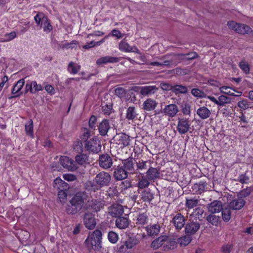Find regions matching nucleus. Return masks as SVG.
I'll list each match as a JSON object with an SVG mask.
<instances>
[{"label": "nucleus", "instance_id": "1", "mask_svg": "<svg viewBox=\"0 0 253 253\" xmlns=\"http://www.w3.org/2000/svg\"><path fill=\"white\" fill-rule=\"evenodd\" d=\"M134 159L132 158L122 161V163L114 168L113 176L117 181L123 180L128 177V174L134 172Z\"/></svg>", "mask_w": 253, "mask_h": 253}, {"label": "nucleus", "instance_id": "2", "mask_svg": "<svg viewBox=\"0 0 253 253\" xmlns=\"http://www.w3.org/2000/svg\"><path fill=\"white\" fill-rule=\"evenodd\" d=\"M86 197V193L84 192L76 193L70 200L66 210V212L71 215L77 213L82 209Z\"/></svg>", "mask_w": 253, "mask_h": 253}, {"label": "nucleus", "instance_id": "3", "mask_svg": "<svg viewBox=\"0 0 253 253\" xmlns=\"http://www.w3.org/2000/svg\"><path fill=\"white\" fill-rule=\"evenodd\" d=\"M102 234L100 230H95L85 241L88 249L90 250H99L101 248Z\"/></svg>", "mask_w": 253, "mask_h": 253}, {"label": "nucleus", "instance_id": "4", "mask_svg": "<svg viewBox=\"0 0 253 253\" xmlns=\"http://www.w3.org/2000/svg\"><path fill=\"white\" fill-rule=\"evenodd\" d=\"M34 20L38 26L42 28L44 32L49 33L52 30V26L47 17L42 12H38L34 17Z\"/></svg>", "mask_w": 253, "mask_h": 253}, {"label": "nucleus", "instance_id": "5", "mask_svg": "<svg viewBox=\"0 0 253 253\" xmlns=\"http://www.w3.org/2000/svg\"><path fill=\"white\" fill-rule=\"evenodd\" d=\"M84 143L85 151L89 153L97 154L101 150V145L96 137L85 139Z\"/></svg>", "mask_w": 253, "mask_h": 253}, {"label": "nucleus", "instance_id": "6", "mask_svg": "<svg viewBox=\"0 0 253 253\" xmlns=\"http://www.w3.org/2000/svg\"><path fill=\"white\" fill-rule=\"evenodd\" d=\"M228 27L235 31L237 33L241 35L251 34L253 33V30L247 25L236 23L234 21L227 22Z\"/></svg>", "mask_w": 253, "mask_h": 253}, {"label": "nucleus", "instance_id": "7", "mask_svg": "<svg viewBox=\"0 0 253 253\" xmlns=\"http://www.w3.org/2000/svg\"><path fill=\"white\" fill-rule=\"evenodd\" d=\"M112 177L109 172L102 171L99 172L95 177V181L100 188L108 186L111 182Z\"/></svg>", "mask_w": 253, "mask_h": 253}, {"label": "nucleus", "instance_id": "8", "mask_svg": "<svg viewBox=\"0 0 253 253\" xmlns=\"http://www.w3.org/2000/svg\"><path fill=\"white\" fill-rule=\"evenodd\" d=\"M132 90L139 92L143 96H150L154 94L159 90V88L155 85H145L143 86H134Z\"/></svg>", "mask_w": 253, "mask_h": 253}, {"label": "nucleus", "instance_id": "9", "mask_svg": "<svg viewBox=\"0 0 253 253\" xmlns=\"http://www.w3.org/2000/svg\"><path fill=\"white\" fill-rule=\"evenodd\" d=\"M60 162L64 168L71 171H75L78 168L76 163L67 156H61L60 158Z\"/></svg>", "mask_w": 253, "mask_h": 253}, {"label": "nucleus", "instance_id": "10", "mask_svg": "<svg viewBox=\"0 0 253 253\" xmlns=\"http://www.w3.org/2000/svg\"><path fill=\"white\" fill-rule=\"evenodd\" d=\"M185 217L180 212H177L173 217L170 223H172L177 231L181 230L186 225Z\"/></svg>", "mask_w": 253, "mask_h": 253}, {"label": "nucleus", "instance_id": "11", "mask_svg": "<svg viewBox=\"0 0 253 253\" xmlns=\"http://www.w3.org/2000/svg\"><path fill=\"white\" fill-rule=\"evenodd\" d=\"M200 227L201 224L199 221L190 219L185 226V233L187 235H194L200 229Z\"/></svg>", "mask_w": 253, "mask_h": 253}, {"label": "nucleus", "instance_id": "12", "mask_svg": "<svg viewBox=\"0 0 253 253\" xmlns=\"http://www.w3.org/2000/svg\"><path fill=\"white\" fill-rule=\"evenodd\" d=\"M190 124L188 119L178 118L177 130L180 134H184L189 131Z\"/></svg>", "mask_w": 253, "mask_h": 253}, {"label": "nucleus", "instance_id": "13", "mask_svg": "<svg viewBox=\"0 0 253 253\" xmlns=\"http://www.w3.org/2000/svg\"><path fill=\"white\" fill-rule=\"evenodd\" d=\"M83 220L86 228L88 229H93L96 224L94 215L90 212L87 211L84 213Z\"/></svg>", "mask_w": 253, "mask_h": 253}, {"label": "nucleus", "instance_id": "14", "mask_svg": "<svg viewBox=\"0 0 253 253\" xmlns=\"http://www.w3.org/2000/svg\"><path fill=\"white\" fill-rule=\"evenodd\" d=\"M98 161L99 166L105 169H109L113 166V160L108 154L100 155Z\"/></svg>", "mask_w": 253, "mask_h": 253}, {"label": "nucleus", "instance_id": "15", "mask_svg": "<svg viewBox=\"0 0 253 253\" xmlns=\"http://www.w3.org/2000/svg\"><path fill=\"white\" fill-rule=\"evenodd\" d=\"M25 84V81L24 79H21L18 81L14 85L11 90V93L13 95V96H10L8 97L9 99H11L13 98L20 96L22 94L21 92V90Z\"/></svg>", "mask_w": 253, "mask_h": 253}, {"label": "nucleus", "instance_id": "16", "mask_svg": "<svg viewBox=\"0 0 253 253\" xmlns=\"http://www.w3.org/2000/svg\"><path fill=\"white\" fill-rule=\"evenodd\" d=\"M57 181L60 183V185H62L63 187L65 186V187H64L63 189H59L58 192V198L60 200V202L62 203L63 202H64L65 200L66 199L67 197V191L69 188V186L68 184L63 180L56 179L55 180L56 183Z\"/></svg>", "mask_w": 253, "mask_h": 253}, {"label": "nucleus", "instance_id": "17", "mask_svg": "<svg viewBox=\"0 0 253 253\" xmlns=\"http://www.w3.org/2000/svg\"><path fill=\"white\" fill-rule=\"evenodd\" d=\"M208 184L205 181H201L195 183L192 187V191L195 194H201L208 190Z\"/></svg>", "mask_w": 253, "mask_h": 253}, {"label": "nucleus", "instance_id": "18", "mask_svg": "<svg viewBox=\"0 0 253 253\" xmlns=\"http://www.w3.org/2000/svg\"><path fill=\"white\" fill-rule=\"evenodd\" d=\"M124 212V208L120 204H113L109 208V212L112 217H119Z\"/></svg>", "mask_w": 253, "mask_h": 253}, {"label": "nucleus", "instance_id": "19", "mask_svg": "<svg viewBox=\"0 0 253 253\" xmlns=\"http://www.w3.org/2000/svg\"><path fill=\"white\" fill-rule=\"evenodd\" d=\"M178 108L175 104L166 105L163 112L169 117H174L178 112Z\"/></svg>", "mask_w": 253, "mask_h": 253}, {"label": "nucleus", "instance_id": "20", "mask_svg": "<svg viewBox=\"0 0 253 253\" xmlns=\"http://www.w3.org/2000/svg\"><path fill=\"white\" fill-rule=\"evenodd\" d=\"M208 211L211 213H215L221 211L223 210L222 203L215 200L207 206Z\"/></svg>", "mask_w": 253, "mask_h": 253}, {"label": "nucleus", "instance_id": "21", "mask_svg": "<svg viewBox=\"0 0 253 253\" xmlns=\"http://www.w3.org/2000/svg\"><path fill=\"white\" fill-rule=\"evenodd\" d=\"M246 201L242 198L239 197L231 201L229 205V209L233 210H239L245 205Z\"/></svg>", "mask_w": 253, "mask_h": 253}, {"label": "nucleus", "instance_id": "22", "mask_svg": "<svg viewBox=\"0 0 253 253\" xmlns=\"http://www.w3.org/2000/svg\"><path fill=\"white\" fill-rule=\"evenodd\" d=\"M158 104L155 100L149 98L144 101L142 109L146 111H151L155 109Z\"/></svg>", "mask_w": 253, "mask_h": 253}, {"label": "nucleus", "instance_id": "23", "mask_svg": "<svg viewBox=\"0 0 253 253\" xmlns=\"http://www.w3.org/2000/svg\"><path fill=\"white\" fill-rule=\"evenodd\" d=\"M145 229L148 236L154 237L160 233L161 227L158 224H150L147 225Z\"/></svg>", "mask_w": 253, "mask_h": 253}, {"label": "nucleus", "instance_id": "24", "mask_svg": "<svg viewBox=\"0 0 253 253\" xmlns=\"http://www.w3.org/2000/svg\"><path fill=\"white\" fill-rule=\"evenodd\" d=\"M126 216H119L118 217L116 220V226L121 229H126L128 227L130 221L126 215Z\"/></svg>", "mask_w": 253, "mask_h": 253}, {"label": "nucleus", "instance_id": "25", "mask_svg": "<svg viewBox=\"0 0 253 253\" xmlns=\"http://www.w3.org/2000/svg\"><path fill=\"white\" fill-rule=\"evenodd\" d=\"M166 239H164L165 242L163 247L164 251H168L169 250H173L177 246V242L171 238L165 236Z\"/></svg>", "mask_w": 253, "mask_h": 253}, {"label": "nucleus", "instance_id": "26", "mask_svg": "<svg viewBox=\"0 0 253 253\" xmlns=\"http://www.w3.org/2000/svg\"><path fill=\"white\" fill-rule=\"evenodd\" d=\"M119 48L120 50L127 52L138 53V49L136 46H130L127 42L122 41L119 44Z\"/></svg>", "mask_w": 253, "mask_h": 253}, {"label": "nucleus", "instance_id": "27", "mask_svg": "<svg viewBox=\"0 0 253 253\" xmlns=\"http://www.w3.org/2000/svg\"><path fill=\"white\" fill-rule=\"evenodd\" d=\"M110 127L109 121L106 119L103 120L98 126V130L100 134L102 136L106 135Z\"/></svg>", "mask_w": 253, "mask_h": 253}, {"label": "nucleus", "instance_id": "28", "mask_svg": "<svg viewBox=\"0 0 253 253\" xmlns=\"http://www.w3.org/2000/svg\"><path fill=\"white\" fill-rule=\"evenodd\" d=\"M148 179L150 180H154L160 177L159 170L157 168L150 167L146 172Z\"/></svg>", "mask_w": 253, "mask_h": 253}, {"label": "nucleus", "instance_id": "29", "mask_svg": "<svg viewBox=\"0 0 253 253\" xmlns=\"http://www.w3.org/2000/svg\"><path fill=\"white\" fill-rule=\"evenodd\" d=\"M196 113L199 117L203 120L209 118L211 115V111L205 106L200 107L197 109Z\"/></svg>", "mask_w": 253, "mask_h": 253}, {"label": "nucleus", "instance_id": "30", "mask_svg": "<svg viewBox=\"0 0 253 253\" xmlns=\"http://www.w3.org/2000/svg\"><path fill=\"white\" fill-rule=\"evenodd\" d=\"M118 143L122 146L126 147L129 145L130 137L125 133H121L117 136Z\"/></svg>", "mask_w": 253, "mask_h": 253}, {"label": "nucleus", "instance_id": "31", "mask_svg": "<svg viewBox=\"0 0 253 253\" xmlns=\"http://www.w3.org/2000/svg\"><path fill=\"white\" fill-rule=\"evenodd\" d=\"M85 189L87 191H96L101 189L99 185L95 181V178L93 181H87L84 184Z\"/></svg>", "mask_w": 253, "mask_h": 253}, {"label": "nucleus", "instance_id": "32", "mask_svg": "<svg viewBox=\"0 0 253 253\" xmlns=\"http://www.w3.org/2000/svg\"><path fill=\"white\" fill-rule=\"evenodd\" d=\"M146 161H143L142 160H139L136 162V169L134 168V172L133 174H143V173L141 172L147 169Z\"/></svg>", "mask_w": 253, "mask_h": 253}, {"label": "nucleus", "instance_id": "33", "mask_svg": "<svg viewBox=\"0 0 253 253\" xmlns=\"http://www.w3.org/2000/svg\"><path fill=\"white\" fill-rule=\"evenodd\" d=\"M141 198L144 202L150 203L154 199V195L150 189L143 190L141 193Z\"/></svg>", "mask_w": 253, "mask_h": 253}, {"label": "nucleus", "instance_id": "34", "mask_svg": "<svg viewBox=\"0 0 253 253\" xmlns=\"http://www.w3.org/2000/svg\"><path fill=\"white\" fill-rule=\"evenodd\" d=\"M188 92V87L182 84H176L173 85L172 92L175 95L179 94H185Z\"/></svg>", "mask_w": 253, "mask_h": 253}, {"label": "nucleus", "instance_id": "35", "mask_svg": "<svg viewBox=\"0 0 253 253\" xmlns=\"http://www.w3.org/2000/svg\"><path fill=\"white\" fill-rule=\"evenodd\" d=\"M164 239H166L165 236H161L155 239L152 242L151 247L154 250H157L161 247L163 248L165 242Z\"/></svg>", "mask_w": 253, "mask_h": 253}, {"label": "nucleus", "instance_id": "36", "mask_svg": "<svg viewBox=\"0 0 253 253\" xmlns=\"http://www.w3.org/2000/svg\"><path fill=\"white\" fill-rule=\"evenodd\" d=\"M137 114L136 113L135 107L134 106L129 107L126 110V118L128 120L133 121L137 118Z\"/></svg>", "mask_w": 253, "mask_h": 253}, {"label": "nucleus", "instance_id": "37", "mask_svg": "<svg viewBox=\"0 0 253 253\" xmlns=\"http://www.w3.org/2000/svg\"><path fill=\"white\" fill-rule=\"evenodd\" d=\"M148 220V216L146 213H140L137 216L136 224L139 225H143L147 224Z\"/></svg>", "mask_w": 253, "mask_h": 253}, {"label": "nucleus", "instance_id": "38", "mask_svg": "<svg viewBox=\"0 0 253 253\" xmlns=\"http://www.w3.org/2000/svg\"><path fill=\"white\" fill-rule=\"evenodd\" d=\"M75 159V162L77 165H83L87 163V161H88V156L82 152L81 153H79V154L76 155Z\"/></svg>", "mask_w": 253, "mask_h": 253}, {"label": "nucleus", "instance_id": "39", "mask_svg": "<svg viewBox=\"0 0 253 253\" xmlns=\"http://www.w3.org/2000/svg\"><path fill=\"white\" fill-rule=\"evenodd\" d=\"M171 59L172 60V64L176 66L177 64L184 61V55L183 53L172 54Z\"/></svg>", "mask_w": 253, "mask_h": 253}, {"label": "nucleus", "instance_id": "40", "mask_svg": "<svg viewBox=\"0 0 253 253\" xmlns=\"http://www.w3.org/2000/svg\"><path fill=\"white\" fill-rule=\"evenodd\" d=\"M204 210L200 208H196L192 213L190 215L191 218H194L197 220L199 219V221H201L203 214L204 213Z\"/></svg>", "mask_w": 253, "mask_h": 253}, {"label": "nucleus", "instance_id": "41", "mask_svg": "<svg viewBox=\"0 0 253 253\" xmlns=\"http://www.w3.org/2000/svg\"><path fill=\"white\" fill-rule=\"evenodd\" d=\"M81 69V66L77 65L76 63L71 62L68 66V71L71 74H76Z\"/></svg>", "mask_w": 253, "mask_h": 253}, {"label": "nucleus", "instance_id": "42", "mask_svg": "<svg viewBox=\"0 0 253 253\" xmlns=\"http://www.w3.org/2000/svg\"><path fill=\"white\" fill-rule=\"evenodd\" d=\"M191 235H187L186 234L185 235L178 238V242L180 246H186L188 245L192 240Z\"/></svg>", "mask_w": 253, "mask_h": 253}, {"label": "nucleus", "instance_id": "43", "mask_svg": "<svg viewBox=\"0 0 253 253\" xmlns=\"http://www.w3.org/2000/svg\"><path fill=\"white\" fill-rule=\"evenodd\" d=\"M231 102V98L226 96L221 95L218 97L217 105L219 106H224L227 104Z\"/></svg>", "mask_w": 253, "mask_h": 253}, {"label": "nucleus", "instance_id": "44", "mask_svg": "<svg viewBox=\"0 0 253 253\" xmlns=\"http://www.w3.org/2000/svg\"><path fill=\"white\" fill-rule=\"evenodd\" d=\"M138 240L135 237H129L126 241L124 242L126 249H131L135 245L137 244Z\"/></svg>", "mask_w": 253, "mask_h": 253}, {"label": "nucleus", "instance_id": "45", "mask_svg": "<svg viewBox=\"0 0 253 253\" xmlns=\"http://www.w3.org/2000/svg\"><path fill=\"white\" fill-rule=\"evenodd\" d=\"M211 214L207 217V220L212 225L217 226L219 221L220 220V216Z\"/></svg>", "mask_w": 253, "mask_h": 253}, {"label": "nucleus", "instance_id": "46", "mask_svg": "<svg viewBox=\"0 0 253 253\" xmlns=\"http://www.w3.org/2000/svg\"><path fill=\"white\" fill-rule=\"evenodd\" d=\"M25 129L27 135L33 137V122L31 119L25 124Z\"/></svg>", "mask_w": 253, "mask_h": 253}, {"label": "nucleus", "instance_id": "47", "mask_svg": "<svg viewBox=\"0 0 253 253\" xmlns=\"http://www.w3.org/2000/svg\"><path fill=\"white\" fill-rule=\"evenodd\" d=\"M181 112L184 115L190 116L191 106L188 102H183L180 106Z\"/></svg>", "mask_w": 253, "mask_h": 253}, {"label": "nucleus", "instance_id": "48", "mask_svg": "<svg viewBox=\"0 0 253 253\" xmlns=\"http://www.w3.org/2000/svg\"><path fill=\"white\" fill-rule=\"evenodd\" d=\"M199 200L196 198L188 199L186 200L185 205L188 209H192L197 206Z\"/></svg>", "mask_w": 253, "mask_h": 253}, {"label": "nucleus", "instance_id": "49", "mask_svg": "<svg viewBox=\"0 0 253 253\" xmlns=\"http://www.w3.org/2000/svg\"><path fill=\"white\" fill-rule=\"evenodd\" d=\"M248 172V171H246L244 173L240 174L239 176L238 177L237 179H236V180L239 181L242 184L248 183L250 180V177L247 174Z\"/></svg>", "mask_w": 253, "mask_h": 253}, {"label": "nucleus", "instance_id": "50", "mask_svg": "<svg viewBox=\"0 0 253 253\" xmlns=\"http://www.w3.org/2000/svg\"><path fill=\"white\" fill-rule=\"evenodd\" d=\"M149 180L147 177L146 178L143 176L142 178L139 180L137 184L138 187L140 189H143L148 187L150 184Z\"/></svg>", "mask_w": 253, "mask_h": 253}, {"label": "nucleus", "instance_id": "51", "mask_svg": "<svg viewBox=\"0 0 253 253\" xmlns=\"http://www.w3.org/2000/svg\"><path fill=\"white\" fill-rule=\"evenodd\" d=\"M191 94L195 97L202 98L206 97V94L204 91L199 88H194L192 89Z\"/></svg>", "mask_w": 253, "mask_h": 253}, {"label": "nucleus", "instance_id": "52", "mask_svg": "<svg viewBox=\"0 0 253 253\" xmlns=\"http://www.w3.org/2000/svg\"><path fill=\"white\" fill-rule=\"evenodd\" d=\"M184 55V60L185 61L192 60L198 58L199 57V55L196 52L193 51L187 53H183Z\"/></svg>", "mask_w": 253, "mask_h": 253}, {"label": "nucleus", "instance_id": "53", "mask_svg": "<svg viewBox=\"0 0 253 253\" xmlns=\"http://www.w3.org/2000/svg\"><path fill=\"white\" fill-rule=\"evenodd\" d=\"M114 94L120 98L124 97L126 93L125 88L122 87H118L114 90Z\"/></svg>", "mask_w": 253, "mask_h": 253}, {"label": "nucleus", "instance_id": "54", "mask_svg": "<svg viewBox=\"0 0 253 253\" xmlns=\"http://www.w3.org/2000/svg\"><path fill=\"white\" fill-rule=\"evenodd\" d=\"M108 239L109 242L113 244H115L118 241V235L114 231H110L108 234Z\"/></svg>", "mask_w": 253, "mask_h": 253}, {"label": "nucleus", "instance_id": "55", "mask_svg": "<svg viewBox=\"0 0 253 253\" xmlns=\"http://www.w3.org/2000/svg\"><path fill=\"white\" fill-rule=\"evenodd\" d=\"M73 149L78 153H81L83 152V146L82 142L80 140L76 141L73 143Z\"/></svg>", "mask_w": 253, "mask_h": 253}, {"label": "nucleus", "instance_id": "56", "mask_svg": "<svg viewBox=\"0 0 253 253\" xmlns=\"http://www.w3.org/2000/svg\"><path fill=\"white\" fill-rule=\"evenodd\" d=\"M222 219L225 222H228L231 218V211L230 209H223L222 211Z\"/></svg>", "mask_w": 253, "mask_h": 253}, {"label": "nucleus", "instance_id": "57", "mask_svg": "<svg viewBox=\"0 0 253 253\" xmlns=\"http://www.w3.org/2000/svg\"><path fill=\"white\" fill-rule=\"evenodd\" d=\"M252 192L251 187H247L245 189L241 190L239 193L238 194V196L240 198H242L246 197L250 195Z\"/></svg>", "mask_w": 253, "mask_h": 253}, {"label": "nucleus", "instance_id": "58", "mask_svg": "<svg viewBox=\"0 0 253 253\" xmlns=\"http://www.w3.org/2000/svg\"><path fill=\"white\" fill-rule=\"evenodd\" d=\"M250 103L246 99L240 101L237 103V106L241 109L246 110L250 107Z\"/></svg>", "mask_w": 253, "mask_h": 253}, {"label": "nucleus", "instance_id": "59", "mask_svg": "<svg viewBox=\"0 0 253 253\" xmlns=\"http://www.w3.org/2000/svg\"><path fill=\"white\" fill-rule=\"evenodd\" d=\"M160 87L164 91H170L171 90L172 92V89L173 88V85L172 84L168 83L162 82L160 84Z\"/></svg>", "mask_w": 253, "mask_h": 253}, {"label": "nucleus", "instance_id": "60", "mask_svg": "<svg viewBox=\"0 0 253 253\" xmlns=\"http://www.w3.org/2000/svg\"><path fill=\"white\" fill-rule=\"evenodd\" d=\"M16 37V34L15 32H11L9 33H6L4 35L3 41L8 42L13 40Z\"/></svg>", "mask_w": 253, "mask_h": 253}, {"label": "nucleus", "instance_id": "61", "mask_svg": "<svg viewBox=\"0 0 253 253\" xmlns=\"http://www.w3.org/2000/svg\"><path fill=\"white\" fill-rule=\"evenodd\" d=\"M231 88L228 86H222L219 88L220 92L231 96L235 95V93L230 90Z\"/></svg>", "mask_w": 253, "mask_h": 253}, {"label": "nucleus", "instance_id": "62", "mask_svg": "<svg viewBox=\"0 0 253 253\" xmlns=\"http://www.w3.org/2000/svg\"><path fill=\"white\" fill-rule=\"evenodd\" d=\"M239 67L243 70L246 74H249L250 72V67L249 65L245 61H241L239 65Z\"/></svg>", "mask_w": 253, "mask_h": 253}, {"label": "nucleus", "instance_id": "63", "mask_svg": "<svg viewBox=\"0 0 253 253\" xmlns=\"http://www.w3.org/2000/svg\"><path fill=\"white\" fill-rule=\"evenodd\" d=\"M102 109L104 114L109 115L112 110V104H105L102 106Z\"/></svg>", "mask_w": 253, "mask_h": 253}, {"label": "nucleus", "instance_id": "64", "mask_svg": "<svg viewBox=\"0 0 253 253\" xmlns=\"http://www.w3.org/2000/svg\"><path fill=\"white\" fill-rule=\"evenodd\" d=\"M92 209L96 212L99 211L102 208V204L97 201H95L91 205Z\"/></svg>", "mask_w": 253, "mask_h": 253}]
</instances>
